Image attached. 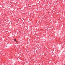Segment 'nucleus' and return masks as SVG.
<instances>
[{
    "label": "nucleus",
    "instance_id": "f257e3e1",
    "mask_svg": "<svg viewBox=\"0 0 65 65\" xmlns=\"http://www.w3.org/2000/svg\"><path fill=\"white\" fill-rule=\"evenodd\" d=\"M14 41H16V39H15L14 40Z\"/></svg>",
    "mask_w": 65,
    "mask_h": 65
},
{
    "label": "nucleus",
    "instance_id": "f03ea898",
    "mask_svg": "<svg viewBox=\"0 0 65 65\" xmlns=\"http://www.w3.org/2000/svg\"><path fill=\"white\" fill-rule=\"evenodd\" d=\"M16 41V42H18V41Z\"/></svg>",
    "mask_w": 65,
    "mask_h": 65
}]
</instances>
